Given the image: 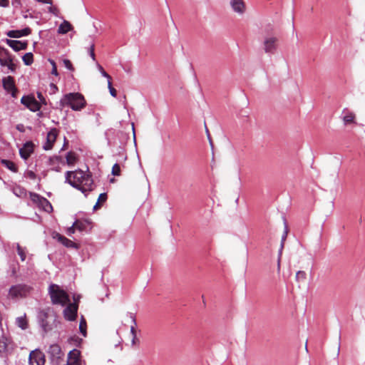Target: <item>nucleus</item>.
<instances>
[{
  "label": "nucleus",
  "instance_id": "nucleus-35",
  "mask_svg": "<svg viewBox=\"0 0 365 365\" xmlns=\"http://www.w3.org/2000/svg\"><path fill=\"white\" fill-rule=\"evenodd\" d=\"M24 177L31 180H35L36 178V175L32 170H26L24 173Z\"/></svg>",
  "mask_w": 365,
  "mask_h": 365
},
{
  "label": "nucleus",
  "instance_id": "nucleus-7",
  "mask_svg": "<svg viewBox=\"0 0 365 365\" xmlns=\"http://www.w3.org/2000/svg\"><path fill=\"white\" fill-rule=\"evenodd\" d=\"M0 65L6 66L11 71H14L16 67L11 54L6 48L1 46H0Z\"/></svg>",
  "mask_w": 365,
  "mask_h": 365
},
{
  "label": "nucleus",
  "instance_id": "nucleus-3",
  "mask_svg": "<svg viewBox=\"0 0 365 365\" xmlns=\"http://www.w3.org/2000/svg\"><path fill=\"white\" fill-rule=\"evenodd\" d=\"M48 294L53 304L65 306L70 302L69 296L67 292L57 284H51L49 286Z\"/></svg>",
  "mask_w": 365,
  "mask_h": 365
},
{
  "label": "nucleus",
  "instance_id": "nucleus-20",
  "mask_svg": "<svg viewBox=\"0 0 365 365\" xmlns=\"http://www.w3.org/2000/svg\"><path fill=\"white\" fill-rule=\"evenodd\" d=\"M53 238L57 239L58 241H59L66 247H76V244L73 241L58 233H55L53 235Z\"/></svg>",
  "mask_w": 365,
  "mask_h": 365
},
{
  "label": "nucleus",
  "instance_id": "nucleus-38",
  "mask_svg": "<svg viewBox=\"0 0 365 365\" xmlns=\"http://www.w3.org/2000/svg\"><path fill=\"white\" fill-rule=\"evenodd\" d=\"M306 279V273L304 271H298L296 274V279L304 280Z\"/></svg>",
  "mask_w": 365,
  "mask_h": 365
},
{
  "label": "nucleus",
  "instance_id": "nucleus-21",
  "mask_svg": "<svg viewBox=\"0 0 365 365\" xmlns=\"http://www.w3.org/2000/svg\"><path fill=\"white\" fill-rule=\"evenodd\" d=\"M342 114H343V118H342L343 122L345 125L354 123L356 116L353 112H351L347 109H344Z\"/></svg>",
  "mask_w": 365,
  "mask_h": 365
},
{
  "label": "nucleus",
  "instance_id": "nucleus-23",
  "mask_svg": "<svg viewBox=\"0 0 365 365\" xmlns=\"http://www.w3.org/2000/svg\"><path fill=\"white\" fill-rule=\"evenodd\" d=\"M16 324L23 330L26 329L29 327L26 314H24L23 316L17 317L16 319Z\"/></svg>",
  "mask_w": 365,
  "mask_h": 365
},
{
  "label": "nucleus",
  "instance_id": "nucleus-41",
  "mask_svg": "<svg viewBox=\"0 0 365 365\" xmlns=\"http://www.w3.org/2000/svg\"><path fill=\"white\" fill-rule=\"evenodd\" d=\"M76 230V227L74 225V223H73L72 226L69 227L67 229L66 233H67V235L68 236H71L75 232Z\"/></svg>",
  "mask_w": 365,
  "mask_h": 365
},
{
  "label": "nucleus",
  "instance_id": "nucleus-26",
  "mask_svg": "<svg viewBox=\"0 0 365 365\" xmlns=\"http://www.w3.org/2000/svg\"><path fill=\"white\" fill-rule=\"evenodd\" d=\"M1 163L4 166H5L9 170H10L11 172H13V173L18 172V168L14 162L9 160L4 159V160H1Z\"/></svg>",
  "mask_w": 365,
  "mask_h": 365
},
{
  "label": "nucleus",
  "instance_id": "nucleus-5",
  "mask_svg": "<svg viewBox=\"0 0 365 365\" xmlns=\"http://www.w3.org/2000/svg\"><path fill=\"white\" fill-rule=\"evenodd\" d=\"M30 199L32 202L36 205L39 209L47 212L48 213L53 211V207L51 202L44 197L35 193V192H29Z\"/></svg>",
  "mask_w": 365,
  "mask_h": 365
},
{
  "label": "nucleus",
  "instance_id": "nucleus-15",
  "mask_svg": "<svg viewBox=\"0 0 365 365\" xmlns=\"http://www.w3.org/2000/svg\"><path fill=\"white\" fill-rule=\"evenodd\" d=\"M34 145L31 141L25 143L23 147L19 149L20 156L23 159L27 160L34 153Z\"/></svg>",
  "mask_w": 365,
  "mask_h": 365
},
{
  "label": "nucleus",
  "instance_id": "nucleus-8",
  "mask_svg": "<svg viewBox=\"0 0 365 365\" xmlns=\"http://www.w3.org/2000/svg\"><path fill=\"white\" fill-rule=\"evenodd\" d=\"M31 287L26 284H16L9 291V297L12 299L25 297L30 292Z\"/></svg>",
  "mask_w": 365,
  "mask_h": 365
},
{
  "label": "nucleus",
  "instance_id": "nucleus-17",
  "mask_svg": "<svg viewBox=\"0 0 365 365\" xmlns=\"http://www.w3.org/2000/svg\"><path fill=\"white\" fill-rule=\"evenodd\" d=\"M230 5L232 10L240 14H242L245 11L246 6L243 0H231Z\"/></svg>",
  "mask_w": 365,
  "mask_h": 365
},
{
  "label": "nucleus",
  "instance_id": "nucleus-11",
  "mask_svg": "<svg viewBox=\"0 0 365 365\" xmlns=\"http://www.w3.org/2000/svg\"><path fill=\"white\" fill-rule=\"evenodd\" d=\"M78 304L77 303L67 304V307L63 310V317L68 321H74L77 317Z\"/></svg>",
  "mask_w": 365,
  "mask_h": 365
},
{
  "label": "nucleus",
  "instance_id": "nucleus-18",
  "mask_svg": "<svg viewBox=\"0 0 365 365\" xmlns=\"http://www.w3.org/2000/svg\"><path fill=\"white\" fill-rule=\"evenodd\" d=\"M6 43L12 48L15 51H19L21 50H24L27 47V43L26 42H22L21 41L17 40H10L6 39Z\"/></svg>",
  "mask_w": 365,
  "mask_h": 365
},
{
  "label": "nucleus",
  "instance_id": "nucleus-24",
  "mask_svg": "<svg viewBox=\"0 0 365 365\" xmlns=\"http://www.w3.org/2000/svg\"><path fill=\"white\" fill-rule=\"evenodd\" d=\"M76 230L82 232L86 231L90 227V222L88 220H76L74 222Z\"/></svg>",
  "mask_w": 365,
  "mask_h": 365
},
{
  "label": "nucleus",
  "instance_id": "nucleus-10",
  "mask_svg": "<svg viewBox=\"0 0 365 365\" xmlns=\"http://www.w3.org/2000/svg\"><path fill=\"white\" fill-rule=\"evenodd\" d=\"M46 361L44 354L36 349L32 351L29 354V364L30 365H44Z\"/></svg>",
  "mask_w": 365,
  "mask_h": 365
},
{
  "label": "nucleus",
  "instance_id": "nucleus-47",
  "mask_svg": "<svg viewBox=\"0 0 365 365\" xmlns=\"http://www.w3.org/2000/svg\"><path fill=\"white\" fill-rule=\"evenodd\" d=\"M133 130H134V124H132Z\"/></svg>",
  "mask_w": 365,
  "mask_h": 365
},
{
  "label": "nucleus",
  "instance_id": "nucleus-25",
  "mask_svg": "<svg viewBox=\"0 0 365 365\" xmlns=\"http://www.w3.org/2000/svg\"><path fill=\"white\" fill-rule=\"evenodd\" d=\"M73 29L72 25L67 21H63L58 29V33L61 34H67Z\"/></svg>",
  "mask_w": 365,
  "mask_h": 365
},
{
  "label": "nucleus",
  "instance_id": "nucleus-34",
  "mask_svg": "<svg viewBox=\"0 0 365 365\" xmlns=\"http://www.w3.org/2000/svg\"><path fill=\"white\" fill-rule=\"evenodd\" d=\"M97 68L98 69V71H100V73H101V75L106 78L108 80H111V77L110 76V75H108L106 71L105 70L103 69V68L99 64V63H97Z\"/></svg>",
  "mask_w": 365,
  "mask_h": 365
},
{
  "label": "nucleus",
  "instance_id": "nucleus-12",
  "mask_svg": "<svg viewBox=\"0 0 365 365\" xmlns=\"http://www.w3.org/2000/svg\"><path fill=\"white\" fill-rule=\"evenodd\" d=\"M58 135V130L56 128H52L48 132L46 143L43 145V150H49L52 149Z\"/></svg>",
  "mask_w": 365,
  "mask_h": 365
},
{
  "label": "nucleus",
  "instance_id": "nucleus-44",
  "mask_svg": "<svg viewBox=\"0 0 365 365\" xmlns=\"http://www.w3.org/2000/svg\"><path fill=\"white\" fill-rule=\"evenodd\" d=\"M48 11L54 14H56L57 9L53 6H50L48 8Z\"/></svg>",
  "mask_w": 365,
  "mask_h": 365
},
{
  "label": "nucleus",
  "instance_id": "nucleus-6",
  "mask_svg": "<svg viewBox=\"0 0 365 365\" xmlns=\"http://www.w3.org/2000/svg\"><path fill=\"white\" fill-rule=\"evenodd\" d=\"M49 359L53 365H60L63 361L64 353L61 346L57 344H51L48 350Z\"/></svg>",
  "mask_w": 365,
  "mask_h": 365
},
{
  "label": "nucleus",
  "instance_id": "nucleus-31",
  "mask_svg": "<svg viewBox=\"0 0 365 365\" xmlns=\"http://www.w3.org/2000/svg\"><path fill=\"white\" fill-rule=\"evenodd\" d=\"M17 252L20 256L21 261H24L26 259V252L24 248L21 247L19 244L16 245Z\"/></svg>",
  "mask_w": 365,
  "mask_h": 365
},
{
  "label": "nucleus",
  "instance_id": "nucleus-19",
  "mask_svg": "<svg viewBox=\"0 0 365 365\" xmlns=\"http://www.w3.org/2000/svg\"><path fill=\"white\" fill-rule=\"evenodd\" d=\"M31 29L26 28L21 30L10 31L7 33V36L11 38H20L21 36H26L30 34Z\"/></svg>",
  "mask_w": 365,
  "mask_h": 365
},
{
  "label": "nucleus",
  "instance_id": "nucleus-29",
  "mask_svg": "<svg viewBox=\"0 0 365 365\" xmlns=\"http://www.w3.org/2000/svg\"><path fill=\"white\" fill-rule=\"evenodd\" d=\"M76 161V155L73 153L69 152L66 155V163L68 165H73Z\"/></svg>",
  "mask_w": 365,
  "mask_h": 365
},
{
  "label": "nucleus",
  "instance_id": "nucleus-40",
  "mask_svg": "<svg viewBox=\"0 0 365 365\" xmlns=\"http://www.w3.org/2000/svg\"><path fill=\"white\" fill-rule=\"evenodd\" d=\"M94 49H95V46L93 43H92L89 48L88 53H89L90 56L92 58V59L93 61H96V55L94 53Z\"/></svg>",
  "mask_w": 365,
  "mask_h": 365
},
{
  "label": "nucleus",
  "instance_id": "nucleus-4",
  "mask_svg": "<svg viewBox=\"0 0 365 365\" xmlns=\"http://www.w3.org/2000/svg\"><path fill=\"white\" fill-rule=\"evenodd\" d=\"M279 46L278 38L273 34H266L263 37L262 48L266 53H274Z\"/></svg>",
  "mask_w": 365,
  "mask_h": 365
},
{
  "label": "nucleus",
  "instance_id": "nucleus-1",
  "mask_svg": "<svg viewBox=\"0 0 365 365\" xmlns=\"http://www.w3.org/2000/svg\"><path fill=\"white\" fill-rule=\"evenodd\" d=\"M66 182L83 193L93 190V182L91 176L81 170L67 171Z\"/></svg>",
  "mask_w": 365,
  "mask_h": 365
},
{
  "label": "nucleus",
  "instance_id": "nucleus-30",
  "mask_svg": "<svg viewBox=\"0 0 365 365\" xmlns=\"http://www.w3.org/2000/svg\"><path fill=\"white\" fill-rule=\"evenodd\" d=\"M130 317L133 322V325H132L130 327V333L133 336L132 343L134 344L135 340L136 339V331H135V326L136 325V320H135V317L134 316L131 315Z\"/></svg>",
  "mask_w": 365,
  "mask_h": 365
},
{
  "label": "nucleus",
  "instance_id": "nucleus-43",
  "mask_svg": "<svg viewBox=\"0 0 365 365\" xmlns=\"http://www.w3.org/2000/svg\"><path fill=\"white\" fill-rule=\"evenodd\" d=\"M9 5V0H0V6L6 7Z\"/></svg>",
  "mask_w": 365,
  "mask_h": 365
},
{
  "label": "nucleus",
  "instance_id": "nucleus-42",
  "mask_svg": "<svg viewBox=\"0 0 365 365\" xmlns=\"http://www.w3.org/2000/svg\"><path fill=\"white\" fill-rule=\"evenodd\" d=\"M37 97L42 103L46 104V100L41 93H38Z\"/></svg>",
  "mask_w": 365,
  "mask_h": 365
},
{
  "label": "nucleus",
  "instance_id": "nucleus-22",
  "mask_svg": "<svg viewBox=\"0 0 365 365\" xmlns=\"http://www.w3.org/2000/svg\"><path fill=\"white\" fill-rule=\"evenodd\" d=\"M9 340L4 334L0 338V356H3L6 354L9 349Z\"/></svg>",
  "mask_w": 365,
  "mask_h": 365
},
{
  "label": "nucleus",
  "instance_id": "nucleus-27",
  "mask_svg": "<svg viewBox=\"0 0 365 365\" xmlns=\"http://www.w3.org/2000/svg\"><path fill=\"white\" fill-rule=\"evenodd\" d=\"M86 328V321L85 318L82 316L79 324V331L84 337H86L87 335Z\"/></svg>",
  "mask_w": 365,
  "mask_h": 365
},
{
  "label": "nucleus",
  "instance_id": "nucleus-13",
  "mask_svg": "<svg viewBox=\"0 0 365 365\" xmlns=\"http://www.w3.org/2000/svg\"><path fill=\"white\" fill-rule=\"evenodd\" d=\"M49 314L45 311H41L38 314L39 324L46 332L52 329V325L49 321Z\"/></svg>",
  "mask_w": 365,
  "mask_h": 365
},
{
  "label": "nucleus",
  "instance_id": "nucleus-32",
  "mask_svg": "<svg viewBox=\"0 0 365 365\" xmlns=\"http://www.w3.org/2000/svg\"><path fill=\"white\" fill-rule=\"evenodd\" d=\"M120 167L118 163H115L112 168L111 173L115 176L120 175Z\"/></svg>",
  "mask_w": 365,
  "mask_h": 365
},
{
  "label": "nucleus",
  "instance_id": "nucleus-28",
  "mask_svg": "<svg viewBox=\"0 0 365 365\" xmlns=\"http://www.w3.org/2000/svg\"><path fill=\"white\" fill-rule=\"evenodd\" d=\"M33 54L31 53H26L22 57L24 63L26 66H29L33 63Z\"/></svg>",
  "mask_w": 365,
  "mask_h": 365
},
{
  "label": "nucleus",
  "instance_id": "nucleus-9",
  "mask_svg": "<svg viewBox=\"0 0 365 365\" xmlns=\"http://www.w3.org/2000/svg\"><path fill=\"white\" fill-rule=\"evenodd\" d=\"M21 103L33 112L38 111L41 108V104L33 96H24L21 99Z\"/></svg>",
  "mask_w": 365,
  "mask_h": 365
},
{
  "label": "nucleus",
  "instance_id": "nucleus-2",
  "mask_svg": "<svg viewBox=\"0 0 365 365\" xmlns=\"http://www.w3.org/2000/svg\"><path fill=\"white\" fill-rule=\"evenodd\" d=\"M59 106L61 108L68 106L73 110L80 111L86 107V101L80 93H69L61 98Z\"/></svg>",
  "mask_w": 365,
  "mask_h": 365
},
{
  "label": "nucleus",
  "instance_id": "nucleus-37",
  "mask_svg": "<svg viewBox=\"0 0 365 365\" xmlns=\"http://www.w3.org/2000/svg\"><path fill=\"white\" fill-rule=\"evenodd\" d=\"M108 89H109V91H110V93L112 96L113 97H115L116 95H117V91L112 86V83H111V81L110 80H108Z\"/></svg>",
  "mask_w": 365,
  "mask_h": 365
},
{
  "label": "nucleus",
  "instance_id": "nucleus-39",
  "mask_svg": "<svg viewBox=\"0 0 365 365\" xmlns=\"http://www.w3.org/2000/svg\"><path fill=\"white\" fill-rule=\"evenodd\" d=\"M63 65L65 66V67H66L67 69H68V70H70V71H72L74 70V68H73V65H72V63H71V61H70V60H68V59H64V60L63 61Z\"/></svg>",
  "mask_w": 365,
  "mask_h": 365
},
{
  "label": "nucleus",
  "instance_id": "nucleus-46",
  "mask_svg": "<svg viewBox=\"0 0 365 365\" xmlns=\"http://www.w3.org/2000/svg\"><path fill=\"white\" fill-rule=\"evenodd\" d=\"M277 267H277L278 271H279V269H280V261H279V259L278 260V266Z\"/></svg>",
  "mask_w": 365,
  "mask_h": 365
},
{
  "label": "nucleus",
  "instance_id": "nucleus-16",
  "mask_svg": "<svg viewBox=\"0 0 365 365\" xmlns=\"http://www.w3.org/2000/svg\"><path fill=\"white\" fill-rule=\"evenodd\" d=\"M3 86L4 88L9 93H10L12 96H15L16 93V87L14 81V78L11 76H7L3 78Z\"/></svg>",
  "mask_w": 365,
  "mask_h": 365
},
{
  "label": "nucleus",
  "instance_id": "nucleus-14",
  "mask_svg": "<svg viewBox=\"0 0 365 365\" xmlns=\"http://www.w3.org/2000/svg\"><path fill=\"white\" fill-rule=\"evenodd\" d=\"M65 365H81L80 351L76 349L70 351Z\"/></svg>",
  "mask_w": 365,
  "mask_h": 365
},
{
  "label": "nucleus",
  "instance_id": "nucleus-33",
  "mask_svg": "<svg viewBox=\"0 0 365 365\" xmlns=\"http://www.w3.org/2000/svg\"><path fill=\"white\" fill-rule=\"evenodd\" d=\"M106 200H107V195L106 193L100 194L98 199V202L96 204V205L94 206V208H96L99 205L100 203H103V202H106Z\"/></svg>",
  "mask_w": 365,
  "mask_h": 365
},
{
  "label": "nucleus",
  "instance_id": "nucleus-36",
  "mask_svg": "<svg viewBox=\"0 0 365 365\" xmlns=\"http://www.w3.org/2000/svg\"><path fill=\"white\" fill-rule=\"evenodd\" d=\"M48 61L52 66L51 74L57 76L58 75V73L57 71V66H56L55 61L51 59H49Z\"/></svg>",
  "mask_w": 365,
  "mask_h": 365
},
{
  "label": "nucleus",
  "instance_id": "nucleus-45",
  "mask_svg": "<svg viewBox=\"0 0 365 365\" xmlns=\"http://www.w3.org/2000/svg\"><path fill=\"white\" fill-rule=\"evenodd\" d=\"M39 2H41L43 4H52V0H37Z\"/></svg>",
  "mask_w": 365,
  "mask_h": 365
}]
</instances>
